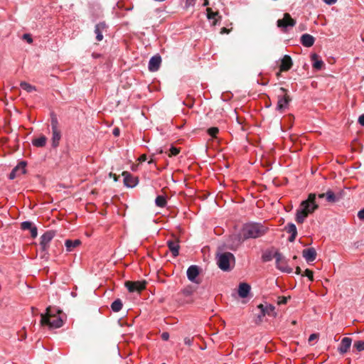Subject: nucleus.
<instances>
[{"mask_svg": "<svg viewBox=\"0 0 364 364\" xmlns=\"http://www.w3.org/2000/svg\"><path fill=\"white\" fill-rule=\"evenodd\" d=\"M328 5H333L336 3L337 0H323Z\"/></svg>", "mask_w": 364, "mask_h": 364, "instance_id": "48", "label": "nucleus"}, {"mask_svg": "<svg viewBox=\"0 0 364 364\" xmlns=\"http://www.w3.org/2000/svg\"><path fill=\"white\" fill-rule=\"evenodd\" d=\"M146 282L142 281H127L125 282V287L127 288L129 292H141L145 289Z\"/></svg>", "mask_w": 364, "mask_h": 364, "instance_id": "6", "label": "nucleus"}, {"mask_svg": "<svg viewBox=\"0 0 364 364\" xmlns=\"http://www.w3.org/2000/svg\"><path fill=\"white\" fill-rule=\"evenodd\" d=\"M293 65L292 60L291 57L288 55H285L282 59L281 60L280 64V71H287L289 70Z\"/></svg>", "mask_w": 364, "mask_h": 364, "instance_id": "15", "label": "nucleus"}, {"mask_svg": "<svg viewBox=\"0 0 364 364\" xmlns=\"http://www.w3.org/2000/svg\"><path fill=\"white\" fill-rule=\"evenodd\" d=\"M189 302H192V301H191V300H187L186 301V303H189Z\"/></svg>", "mask_w": 364, "mask_h": 364, "instance_id": "60", "label": "nucleus"}, {"mask_svg": "<svg viewBox=\"0 0 364 364\" xmlns=\"http://www.w3.org/2000/svg\"><path fill=\"white\" fill-rule=\"evenodd\" d=\"M290 100L291 99L289 96L287 95H279L277 109L282 112L284 109L287 108Z\"/></svg>", "mask_w": 364, "mask_h": 364, "instance_id": "11", "label": "nucleus"}, {"mask_svg": "<svg viewBox=\"0 0 364 364\" xmlns=\"http://www.w3.org/2000/svg\"><path fill=\"white\" fill-rule=\"evenodd\" d=\"M290 299V296H279L277 298V304L282 305L287 304L288 299Z\"/></svg>", "mask_w": 364, "mask_h": 364, "instance_id": "37", "label": "nucleus"}, {"mask_svg": "<svg viewBox=\"0 0 364 364\" xmlns=\"http://www.w3.org/2000/svg\"><path fill=\"white\" fill-rule=\"evenodd\" d=\"M30 232H31V237L33 238L36 237L38 235V230H37L36 227H35V226H33V228L31 229H30Z\"/></svg>", "mask_w": 364, "mask_h": 364, "instance_id": "40", "label": "nucleus"}, {"mask_svg": "<svg viewBox=\"0 0 364 364\" xmlns=\"http://www.w3.org/2000/svg\"><path fill=\"white\" fill-rule=\"evenodd\" d=\"M51 129H52V146L57 147L61 139V131L59 128L58 121L55 116L51 117Z\"/></svg>", "mask_w": 364, "mask_h": 364, "instance_id": "4", "label": "nucleus"}, {"mask_svg": "<svg viewBox=\"0 0 364 364\" xmlns=\"http://www.w3.org/2000/svg\"><path fill=\"white\" fill-rule=\"evenodd\" d=\"M296 274L301 273V269L299 267H296L295 272Z\"/></svg>", "mask_w": 364, "mask_h": 364, "instance_id": "54", "label": "nucleus"}, {"mask_svg": "<svg viewBox=\"0 0 364 364\" xmlns=\"http://www.w3.org/2000/svg\"><path fill=\"white\" fill-rule=\"evenodd\" d=\"M304 273H306V274H309V273H314L312 270H310L309 269H306Z\"/></svg>", "mask_w": 364, "mask_h": 364, "instance_id": "56", "label": "nucleus"}, {"mask_svg": "<svg viewBox=\"0 0 364 364\" xmlns=\"http://www.w3.org/2000/svg\"><path fill=\"white\" fill-rule=\"evenodd\" d=\"M363 41H364V37L362 38Z\"/></svg>", "mask_w": 364, "mask_h": 364, "instance_id": "61", "label": "nucleus"}, {"mask_svg": "<svg viewBox=\"0 0 364 364\" xmlns=\"http://www.w3.org/2000/svg\"><path fill=\"white\" fill-rule=\"evenodd\" d=\"M188 279L197 284H200L201 282V279L199 277L200 274H187Z\"/></svg>", "mask_w": 364, "mask_h": 364, "instance_id": "30", "label": "nucleus"}, {"mask_svg": "<svg viewBox=\"0 0 364 364\" xmlns=\"http://www.w3.org/2000/svg\"><path fill=\"white\" fill-rule=\"evenodd\" d=\"M26 163L25 161H21L16 167L13 168V171L16 173L17 176H19L26 173Z\"/></svg>", "mask_w": 364, "mask_h": 364, "instance_id": "25", "label": "nucleus"}, {"mask_svg": "<svg viewBox=\"0 0 364 364\" xmlns=\"http://www.w3.org/2000/svg\"><path fill=\"white\" fill-rule=\"evenodd\" d=\"M284 229L287 231V232H288L291 235L288 239L289 241L291 242H294L297 235V229H296V225L294 223H288L285 226Z\"/></svg>", "mask_w": 364, "mask_h": 364, "instance_id": "16", "label": "nucleus"}, {"mask_svg": "<svg viewBox=\"0 0 364 364\" xmlns=\"http://www.w3.org/2000/svg\"><path fill=\"white\" fill-rule=\"evenodd\" d=\"M51 307L48 306L46 308V312L45 314L41 315V325L48 326L50 328H58L63 326V320L61 318L55 314H53L50 312Z\"/></svg>", "mask_w": 364, "mask_h": 364, "instance_id": "3", "label": "nucleus"}, {"mask_svg": "<svg viewBox=\"0 0 364 364\" xmlns=\"http://www.w3.org/2000/svg\"><path fill=\"white\" fill-rule=\"evenodd\" d=\"M358 217L360 220H364V208L358 213Z\"/></svg>", "mask_w": 364, "mask_h": 364, "instance_id": "45", "label": "nucleus"}, {"mask_svg": "<svg viewBox=\"0 0 364 364\" xmlns=\"http://www.w3.org/2000/svg\"><path fill=\"white\" fill-rule=\"evenodd\" d=\"M209 5V0H205L203 4V6H208Z\"/></svg>", "mask_w": 364, "mask_h": 364, "instance_id": "53", "label": "nucleus"}, {"mask_svg": "<svg viewBox=\"0 0 364 364\" xmlns=\"http://www.w3.org/2000/svg\"><path fill=\"white\" fill-rule=\"evenodd\" d=\"M234 260V255L230 252H224L218 257V267L225 272L230 270V262Z\"/></svg>", "mask_w": 364, "mask_h": 364, "instance_id": "5", "label": "nucleus"}, {"mask_svg": "<svg viewBox=\"0 0 364 364\" xmlns=\"http://www.w3.org/2000/svg\"><path fill=\"white\" fill-rule=\"evenodd\" d=\"M47 141V138L45 136H41L37 139H34L32 141V144L33 146L36 147H43L45 146Z\"/></svg>", "mask_w": 364, "mask_h": 364, "instance_id": "26", "label": "nucleus"}, {"mask_svg": "<svg viewBox=\"0 0 364 364\" xmlns=\"http://www.w3.org/2000/svg\"><path fill=\"white\" fill-rule=\"evenodd\" d=\"M179 153V149L176 147L172 146L170 149V156H176Z\"/></svg>", "mask_w": 364, "mask_h": 364, "instance_id": "38", "label": "nucleus"}, {"mask_svg": "<svg viewBox=\"0 0 364 364\" xmlns=\"http://www.w3.org/2000/svg\"><path fill=\"white\" fill-rule=\"evenodd\" d=\"M311 58L313 61V68L318 70H321L324 65L323 60L318 59V56L316 53L311 54Z\"/></svg>", "mask_w": 364, "mask_h": 364, "instance_id": "23", "label": "nucleus"}, {"mask_svg": "<svg viewBox=\"0 0 364 364\" xmlns=\"http://www.w3.org/2000/svg\"><path fill=\"white\" fill-rule=\"evenodd\" d=\"M303 257L308 262H312L316 259V252L314 248L304 249L302 252Z\"/></svg>", "mask_w": 364, "mask_h": 364, "instance_id": "18", "label": "nucleus"}, {"mask_svg": "<svg viewBox=\"0 0 364 364\" xmlns=\"http://www.w3.org/2000/svg\"><path fill=\"white\" fill-rule=\"evenodd\" d=\"M55 235V232L53 230H48L41 235L40 245L43 251H46L48 249L50 242Z\"/></svg>", "mask_w": 364, "mask_h": 364, "instance_id": "9", "label": "nucleus"}, {"mask_svg": "<svg viewBox=\"0 0 364 364\" xmlns=\"http://www.w3.org/2000/svg\"><path fill=\"white\" fill-rule=\"evenodd\" d=\"M17 176H17L16 173L14 172V171L12 170L11 172L10 173V174H9V179L13 180V179H14Z\"/></svg>", "mask_w": 364, "mask_h": 364, "instance_id": "47", "label": "nucleus"}, {"mask_svg": "<svg viewBox=\"0 0 364 364\" xmlns=\"http://www.w3.org/2000/svg\"><path fill=\"white\" fill-rule=\"evenodd\" d=\"M33 224L30 221H24L21 223V229L22 230H29L33 228Z\"/></svg>", "mask_w": 364, "mask_h": 364, "instance_id": "34", "label": "nucleus"}, {"mask_svg": "<svg viewBox=\"0 0 364 364\" xmlns=\"http://www.w3.org/2000/svg\"><path fill=\"white\" fill-rule=\"evenodd\" d=\"M122 176H124V183L127 187L134 188L138 183V179L136 177H134L131 173L127 171H124L122 173Z\"/></svg>", "mask_w": 364, "mask_h": 364, "instance_id": "10", "label": "nucleus"}, {"mask_svg": "<svg viewBox=\"0 0 364 364\" xmlns=\"http://www.w3.org/2000/svg\"><path fill=\"white\" fill-rule=\"evenodd\" d=\"M315 41L314 38L308 33L303 34L301 37V43L305 47H311Z\"/></svg>", "mask_w": 364, "mask_h": 364, "instance_id": "20", "label": "nucleus"}, {"mask_svg": "<svg viewBox=\"0 0 364 364\" xmlns=\"http://www.w3.org/2000/svg\"><path fill=\"white\" fill-rule=\"evenodd\" d=\"M274 309H275V308L273 305L267 306L264 309L265 315L267 314L269 316H275L276 313L274 311Z\"/></svg>", "mask_w": 364, "mask_h": 364, "instance_id": "31", "label": "nucleus"}, {"mask_svg": "<svg viewBox=\"0 0 364 364\" xmlns=\"http://www.w3.org/2000/svg\"><path fill=\"white\" fill-rule=\"evenodd\" d=\"M358 122L360 125L364 126V114H361L358 118Z\"/></svg>", "mask_w": 364, "mask_h": 364, "instance_id": "49", "label": "nucleus"}, {"mask_svg": "<svg viewBox=\"0 0 364 364\" xmlns=\"http://www.w3.org/2000/svg\"><path fill=\"white\" fill-rule=\"evenodd\" d=\"M196 0H186V8H188L189 6H193L195 5Z\"/></svg>", "mask_w": 364, "mask_h": 364, "instance_id": "41", "label": "nucleus"}, {"mask_svg": "<svg viewBox=\"0 0 364 364\" xmlns=\"http://www.w3.org/2000/svg\"><path fill=\"white\" fill-rule=\"evenodd\" d=\"M167 245L170 250V251L171 252L172 255L174 256V257H176L178 255V253H179V245H178V241L177 240H168L167 241Z\"/></svg>", "mask_w": 364, "mask_h": 364, "instance_id": "19", "label": "nucleus"}, {"mask_svg": "<svg viewBox=\"0 0 364 364\" xmlns=\"http://www.w3.org/2000/svg\"><path fill=\"white\" fill-rule=\"evenodd\" d=\"M301 276L306 277L309 282L314 281V274H301Z\"/></svg>", "mask_w": 364, "mask_h": 364, "instance_id": "50", "label": "nucleus"}, {"mask_svg": "<svg viewBox=\"0 0 364 364\" xmlns=\"http://www.w3.org/2000/svg\"><path fill=\"white\" fill-rule=\"evenodd\" d=\"M250 289V285H249L247 283H240L238 287V295L241 298H246L247 297Z\"/></svg>", "mask_w": 364, "mask_h": 364, "instance_id": "17", "label": "nucleus"}, {"mask_svg": "<svg viewBox=\"0 0 364 364\" xmlns=\"http://www.w3.org/2000/svg\"><path fill=\"white\" fill-rule=\"evenodd\" d=\"M122 302L119 299H116L114 301L111 305V308L113 311L118 312L122 308Z\"/></svg>", "mask_w": 364, "mask_h": 364, "instance_id": "28", "label": "nucleus"}, {"mask_svg": "<svg viewBox=\"0 0 364 364\" xmlns=\"http://www.w3.org/2000/svg\"><path fill=\"white\" fill-rule=\"evenodd\" d=\"M274 257L277 269L279 271L285 273H291L292 272V269L287 265L286 259L280 254L276 253Z\"/></svg>", "mask_w": 364, "mask_h": 364, "instance_id": "8", "label": "nucleus"}, {"mask_svg": "<svg viewBox=\"0 0 364 364\" xmlns=\"http://www.w3.org/2000/svg\"><path fill=\"white\" fill-rule=\"evenodd\" d=\"M267 228L261 223H247L245 224L241 230L240 235H235L231 237L230 240H234L232 244H230V248L233 250L238 247L243 240L250 238H257L264 235Z\"/></svg>", "mask_w": 364, "mask_h": 364, "instance_id": "1", "label": "nucleus"}, {"mask_svg": "<svg viewBox=\"0 0 364 364\" xmlns=\"http://www.w3.org/2000/svg\"><path fill=\"white\" fill-rule=\"evenodd\" d=\"M257 307H258V309H259L261 310V313H262V316H265L264 309H265L266 306H264L263 304H261L258 305Z\"/></svg>", "mask_w": 364, "mask_h": 364, "instance_id": "46", "label": "nucleus"}, {"mask_svg": "<svg viewBox=\"0 0 364 364\" xmlns=\"http://www.w3.org/2000/svg\"><path fill=\"white\" fill-rule=\"evenodd\" d=\"M358 351L364 350V341H359L354 343L353 346Z\"/></svg>", "mask_w": 364, "mask_h": 364, "instance_id": "33", "label": "nucleus"}, {"mask_svg": "<svg viewBox=\"0 0 364 364\" xmlns=\"http://www.w3.org/2000/svg\"><path fill=\"white\" fill-rule=\"evenodd\" d=\"M161 337L164 341H168L169 338V333L168 332H163Z\"/></svg>", "mask_w": 364, "mask_h": 364, "instance_id": "44", "label": "nucleus"}, {"mask_svg": "<svg viewBox=\"0 0 364 364\" xmlns=\"http://www.w3.org/2000/svg\"><path fill=\"white\" fill-rule=\"evenodd\" d=\"M296 24V21L294 20L289 14L286 13L284 14V18L278 19L277 21V26L282 28L283 31H286L288 27H293Z\"/></svg>", "mask_w": 364, "mask_h": 364, "instance_id": "7", "label": "nucleus"}, {"mask_svg": "<svg viewBox=\"0 0 364 364\" xmlns=\"http://www.w3.org/2000/svg\"><path fill=\"white\" fill-rule=\"evenodd\" d=\"M20 86L23 90H26L28 92H32L33 91L36 90V88L35 86H33L26 82H21L20 83Z\"/></svg>", "mask_w": 364, "mask_h": 364, "instance_id": "29", "label": "nucleus"}, {"mask_svg": "<svg viewBox=\"0 0 364 364\" xmlns=\"http://www.w3.org/2000/svg\"><path fill=\"white\" fill-rule=\"evenodd\" d=\"M228 30L225 28H223L221 29V33H228Z\"/></svg>", "mask_w": 364, "mask_h": 364, "instance_id": "55", "label": "nucleus"}, {"mask_svg": "<svg viewBox=\"0 0 364 364\" xmlns=\"http://www.w3.org/2000/svg\"><path fill=\"white\" fill-rule=\"evenodd\" d=\"M105 27L106 25L105 23H100L95 26V33L96 34V39L97 41H101L103 39L102 31Z\"/></svg>", "mask_w": 364, "mask_h": 364, "instance_id": "21", "label": "nucleus"}, {"mask_svg": "<svg viewBox=\"0 0 364 364\" xmlns=\"http://www.w3.org/2000/svg\"><path fill=\"white\" fill-rule=\"evenodd\" d=\"M263 316H262V314L258 316V319H259V321H262V318Z\"/></svg>", "mask_w": 364, "mask_h": 364, "instance_id": "58", "label": "nucleus"}, {"mask_svg": "<svg viewBox=\"0 0 364 364\" xmlns=\"http://www.w3.org/2000/svg\"><path fill=\"white\" fill-rule=\"evenodd\" d=\"M200 268L197 265H191L186 270V273H199Z\"/></svg>", "mask_w": 364, "mask_h": 364, "instance_id": "35", "label": "nucleus"}, {"mask_svg": "<svg viewBox=\"0 0 364 364\" xmlns=\"http://www.w3.org/2000/svg\"><path fill=\"white\" fill-rule=\"evenodd\" d=\"M113 134H114V136H119V129L118 128H115V129H114V130H113Z\"/></svg>", "mask_w": 364, "mask_h": 364, "instance_id": "51", "label": "nucleus"}, {"mask_svg": "<svg viewBox=\"0 0 364 364\" xmlns=\"http://www.w3.org/2000/svg\"><path fill=\"white\" fill-rule=\"evenodd\" d=\"M318 338V334L312 333L309 338V342H312L313 341L317 339Z\"/></svg>", "mask_w": 364, "mask_h": 364, "instance_id": "43", "label": "nucleus"}, {"mask_svg": "<svg viewBox=\"0 0 364 364\" xmlns=\"http://www.w3.org/2000/svg\"><path fill=\"white\" fill-rule=\"evenodd\" d=\"M132 7H129L127 9V10L129 11V10H132Z\"/></svg>", "mask_w": 364, "mask_h": 364, "instance_id": "59", "label": "nucleus"}, {"mask_svg": "<svg viewBox=\"0 0 364 364\" xmlns=\"http://www.w3.org/2000/svg\"><path fill=\"white\" fill-rule=\"evenodd\" d=\"M81 244V241L80 240H66L65 242V245L66 247V250L68 252H72L75 247H78Z\"/></svg>", "mask_w": 364, "mask_h": 364, "instance_id": "22", "label": "nucleus"}, {"mask_svg": "<svg viewBox=\"0 0 364 364\" xmlns=\"http://www.w3.org/2000/svg\"><path fill=\"white\" fill-rule=\"evenodd\" d=\"M161 63V56L154 55L151 57L149 62V70L151 72L157 71L159 69Z\"/></svg>", "mask_w": 364, "mask_h": 364, "instance_id": "12", "label": "nucleus"}, {"mask_svg": "<svg viewBox=\"0 0 364 364\" xmlns=\"http://www.w3.org/2000/svg\"><path fill=\"white\" fill-rule=\"evenodd\" d=\"M139 160L140 161H141V162H142V161H145L146 160V156L145 155H141V156L139 157Z\"/></svg>", "mask_w": 364, "mask_h": 364, "instance_id": "52", "label": "nucleus"}, {"mask_svg": "<svg viewBox=\"0 0 364 364\" xmlns=\"http://www.w3.org/2000/svg\"><path fill=\"white\" fill-rule=\"evenodd\" d=\"M219 129L218 127H210L208 129V133L213 137H215L216 134L218 133Z\"/></svg>", "mask_w": 364, "mask_h": 364, "instance_id": "36", "label": "nucleus"}, {"mask_svg": "<svg viewBox=\"0 0 364 364\" xmlns=\"http://www.w3.org/2000/svg\"><path fill=\"white\" fill-rule=\"evenodd\" d=\"M194 291H195L194 288H193L192 287H188L182 291V294L185 296L188 297L193 293Z\"/></svg>", "mask_w": 364, "mask_h": 364, "instance_id": "32", "label": "nucleus"}, {"mask_svg": "<svg viewBox=\"0 0 364 364\" xmlns=\"http://www.w3.org/2000/svg\"><path fill=\"white\" fill-rule=\"evenodd\" d=\"M352 339L348 337L343 338L338 347V351L341 354H344L348 351L351 346Z\"/></svg>", "mask_w": 364, "mask_h": 364, "instance_id": "14", "label": "nucleus"}, {"mask_svg": "<svg viewBox=\"0 0 364 364\" xmlns=\"http://www.w3.org/2000/svg\"><path fill=\"white\" fill-rule=\"evenodd\" d=\"M23 39L26 40L28 43H31L33 42L32 37L28 33H25L23 35Z\"/></svg>", "mask_w": 364, "mask_h": 364, "instance_id": "39", "label": "nucleus"}, {"mask_svg": "<svg viewBox=\"0 0 364 364\" xmlns=\"http://www.w3.org/2000/svg\"><path fill=\"white\" fill-rule=\"evenodd\" d=\"M193 341V338L186 337L184 338V343L187 346H191Z\"/></svg>", "mask_w": 364, "mask_h": 364, "instance_id": "42", "label": "nucleus"}, {"mask_svg": "<svg viewBox=\"0 0 364 364\" xmlns=\"http://www.w3.org/2000/svg\"><path fill=\"white\" fill-rule=\"evenodd\" d=\"M316 198V195L315 193H310L308 198L301 203L300 208L297 210L296 214V221L298 223H303L308 215L312 213L318 208Z\"/></svg>", "mask_w": 364, "mask_h": 364, "instance_id": "2", "label": "nucleus"}, {"mask_svg": "<svg viewBox=\"0 0 364 364\" xmlns=\"http://www.w3.org/2000/svg\"><path fill=\"white\" fill-rule=\"evenodd\" d=\"M280 91L282 92V93H286L287 92V90L284 87H280Z\"/></svg>", "mask_w": 364, "mask_h": 364, "instance_id": "57", "label": "nucleus"}, {"mask_svg": "<svg viewBox=\"0 0 364 364\" xmlns=\"http://www.w3.org/2000/svg\"><path fill=\"white\" fill-rule=\"evenodd\" d=\"M155 204L159 208H164L166 205V200L164 196H158L155 199Z\"/></svg>", "mask_w": 364, "mask_h": 364, "instance_id": "27", "label": "nucleus"}, {"mask_svg": "<svg viewBox=\"0 0 364 364\" xmlns=\"http://www.w3.org/2000/svg\"><path fill=\"white\" fill-rule=\"evenodd\" d=\"M324 197L326 198L327 201L331 203H334L338 200L336 195L331 191H328L326 193H321L318 195L319 198H323Z\"/></svg>", "mask_w": 364, "mask_h": 364, "instance_id": "24", "label": "nucleus"}, {"mask_svg": "<svg viewBox=\"0 0 364 364\" xmlns=\"http://www.w3.org/2000/svg\"><path fill=\"white\" fill-rule=\"evenodd\" d=\"M207 18L209 21H212V25L215 26L220 21L221 16L218 11H213L210 8L206 9Z\"/></svg>", "mask_w": 364, "mask_h": 364, "instance_id": "13", "label": "nucleus"}]
</instances>
